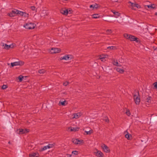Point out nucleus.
I'll return each instance as SVG.
<instances>
[{"mask_svg":"<svg viewBox=\"0 0 157 157\" xmlns=\"http://www.w3.org/2000/svg\"><path fill=\"white\" fill-rule=\"evenodd\" d=\"M31 9L32 10H35V7L34 6H32Z\"/></svg>","mask_w":157,"mask_h":157,"instance_id":"41","label":"nucleus"},{"mask_svg":"<svg viewBox=\"0 0 157 157\" xmlns=\"http://www.w3.org/2000/svg\"><path fill=\"white\" fill-rule=\"evenodd\" d=\"M125 137L128 140H130L132 139V135L129 133L127 131H126L124 132Z\"/></svg>","mask_w":157,"mask_h":157,"instance_id":"13","label":"nucleus"},{"mask_svg":"<svg viewBox=\"0 0 157 157\" xmlns=\"http://www.w3.org/2000/svg\"><path fill=\"white\" fill-rule=\"evenodd\" d=\"M103 120L107 122H108L109 121V119L107 117H104Z\"/></svg>","mask_w":157,"mask_h":157,"instance_id":"36","label":"nucleus"},{"mask_svg":"<svg viewBox=\"0 0 157 157\" xmlns=\"http://www.w3.org/2000/svg\"><path fill=\"white\" fill-rule=\"evenodd\" d=\"M69 84V82H66L63 83V84L65 86H66Z\"/></svg>","mask_w":157,"mask_h":157,"instance_id":"39","label":"nucleus"},{"mask_svg":"<svg viewBox=\"0 0 157 157\" xmlns=\"http://www.w3.org/2000/svg\"><path fill=\"white\" fill-rule=\"evenodd\" d=\"M128 7L133 10H136V9L135 8V7L139 9L141 8V6L135 2H132L131 1H129L128 2Z\"/></svg>","mask_w":157,"mask_h":157,"instance_id":"1","label":"nucleus"},{"mask_svg":"<svg viewBox=\"0 0 157 157\" xmlns=\"http://www.w3.org/2000/svg\"><path fill=\"white\" fill-rule=\"evenodd\" d=\"M53 144H48V145L45 146L43 148H41L40 149V151H43L47 149L52 147H53Z\"/></svg>","mask_w":157,"mask_h":157,"instance_id":"15","label":"nucleus"},{"mask_svg":"<svg viewBox=\"0 0 157 157\" xmlns=\"http://www.w3.org/2000/svg\"><path fill=\"white\" fill-rule=\"evenodd\" d=\"M19 134H23L24 133H27V132H29V130L28 129H19L18 130Z\"/></svg>","mask_w":157,"mask_h":157,"instance_id":"18","label":"nucleus"},{"mask_svg":"<svg viewBox=\"0 0 157 157\" xmlns=\"http://www.w3.org/2000/svg\"><path fill=\"white\" fill-rule=\"evenodd\" d=\"M2 46L3 47V48L5 49L8 50L10 48H13L15 46V44H12L10 45H7L6 44L3 43Z\"/></svg>","mask_w":157,"mask_h":157,"instance_id":"8","label":"nucleus"},{"mask_svg":"<svg viewBox=\"0 0 157 157\" xmlns=\"http://www.w3.org/2000/svg\"><path fill=\"white\" fill-rule=\"evenodd\" d=\"M81 115V114L80 113H75L73 114V117L72 118L74 119H78L79 118Z\"/></svg>","mask_w":157,"mask_h":157,"instance_id":"24","label":"nucleus"},{"mask_svg":"<svg viewBox=\"0 0 157 157\" xmlns=\"http://www.w3.org/2000/svg\"><path fill=\"white\" fill-rule=\"evenodd\" d=\"M2 89H5L7 88V86L6 85H3L2 86Z\"/></svg>","mask_w":157,"mask_h":157,"instance_id":"38","label":"nucleus"},{"mask_svg":"<svg viewBox=\"0 0 157 157\" xmlns=\"http://www.w3.org/2000/svg\"><path fill=\"white\" fill-rule=\"evenodd\" d=\"M115 69L117 71L121 74L123 73L124 71V70L123 68H121L120 67H117L115 68Z\"/></svg>","mask_w":157,"mask_h":157,"instance_id":"22","label":"nucleus"},{"mask_svg":"<svg viewBox=\"0 0 157 157\" xmlns=\"http://www.w3.org/2000/svg\"><path fill=\"white\" fill-rule=\"evenodd\" d=\"M154 86L157 89V82L154 83Z\"/></svg>","mask_w":157,"mask_h":157,"instance_id":"40","label":"nucleus"},{"mask_svg":"<svg viewBox=\"0 0 157 157\" xmlns=\"http://www.w3.org/2000/svg\"><path fill=\"white\" fill-rule=\"evenodd\" d=\"M151 97H148L147 98V101L148 103H151Z\"/></svg>","mask_w":157,"mask_h":157,"instance_id":"31","label":"nucleus"},{"mask_svg":"<svg viewBox=\"0 0 157 157\" xmlns=\"http://www.w3.org/2000/svg\"><path fill=\"white\" fill-rule=\"evenodd\" d=\"M85 132L86 133V135H90L93 133V131L92 129H90L88 131L85 130Z\"/></svg>","mask_w":157,"mask_h":157,"instance_id":"26","label":"nucleus"},{"mask_svg":"<svg viewBox=\"0 0 157 157\" xmlns=\"http://www.w3.org/2000/svg\"><path fill=\"white\" fill-rule=\"evenodd\" d=\"M24 63L22 61H18L11 63V66L13 67L17 66H22L24 65Z\"/></svg>","mask_w":157,"mask_h":157,"instance_id":"9","label":"nucleus"},{"mask_svg":"<svg viewBox=\"0 0 157 157\" xmlns=\"http://www.w3.org/2000/svg\"><path fill=\"white\" fill-rule=\"evenodd\" d=\"M108 56L107 55H101L100 56L99 59L101 61L104 62L106 61V59L108 58Z\"/></svg>","mask_w":157,"mask_h":157,"instance_id":"16","label":"nucleus"},{"mask_svg":"<svg viewBox=\"0 0 157 157\" xmlns=\"http://www.w3.org/2000/svg\"><path fill=\"white\" fill-rule=\"evenodd\" d=\"M101 147L103 151L105 153H109L110 150L109 147L105 144H102L101 145Z\"/></svg>","mask_w":157,"mask_h":157,"instance_id":"6","label":"nucleus"},{"mask_svg":"<svg viewBox=\"0 0 157 157\" xmlns=\"http://www.w3.org/2000/svg\"><path fill=\"white\" fill-rule=\"evenodd\" d=\"M60 13L65 15H67L68 13V9L65 8H63L60 10Z\"/></svg>","mask_w":157,"mask_h":157,"instance_id":"19","label":"nucleus"},{"mask_svg":"<svg viewBox=\"0 0 157 157\" xmlns=\"http://www.w3.org/2000/svg\"><path fill=\"white\" fill-rule=\"evenodd\" d=\"M72 141L74 144L77 145H81L84 143V141L83 140L78 139H73Z\"/></svg>","mask_w":157,"mask_h":157,"instance_id":"5","label":"nucleus"},{"mask_svg":"<svg viewBox=\"0 0 157 157\" xmlns=\"http://www.w3.org/2000/svg\"><path fill=\"white\" fill-rule=\"evenodd\" d=\"M68 13H69V12H70V13H71V10H68Z\"/></svg>","mask_w":157,"mask_h":157,"instance_id":"44","label":"nucleus"},{"mask_svg":"<svg viewBox=\"0 0 157 157\" xmlns=\"http://www.w3.org/2000/svg\"><path fill=\"white\" fill-rule=\"evenodd\" d=\"M124 36L125 38L130 40L131 41H135L136 42H138L139 41L138 39L137 38L132 35L127 33H125L124 34Z\"/></svg>","mask_w":157,"mask_h":157,"instance_id":"2","label":"nucleus"},{"mask_svg":"<svg viewBox=\"0 0 157 157\" xmlns=\"http://www.w3.org/2000/svg\"><path fill=\"white\" fill-rule=\"evenodd\" d=\"M59 105H61L63 106H65L67 104V102L66 101H60L59 103Z\"/></svg>","mask_w":157,"mask_h":157,"instance_id":"25","label":"nucleus"},{"mask_svg":"<svg viewBox=\"0 0 157 157\" xmlns=\"http://www.w3.org/2000/svg\"><path fill=\"white\" fill-rule=\"evenodd\" d=\"M23 78V77L22 75H20V76H19L18 78V79L19 80V81L20 82H21L22 81Z\"/></svg>","mask_w":157,"mask_h":157,"instance_id":"33","label":"nucleus"},{"mask_svg":"<svg viewBox=\"0 0 157 157\" xmlns=\"http://www.w3.org/2000/svg\"><path fill=\"white\" fill-rule=\"evenodd\" d=\"M133 98L135 103L136 105L139 104L140 102V99L138 92H136L134 94Z\"/></svg>","mask_w":157,"mask_h":157,"instance_id":"4","label":"nucleus"},{"mask_svg":"<svg viewBox=\"0 0 157 157\" xmlns=\"http://www.w3.org/2000/svg\"><path fill=\"white\" fill-rule=\"evenodd\" d=\"M79 129V128L78 127H70L68 128V130L71 132H75L78 131Z\"/></svg>","mask_w":157,"mask_h":157,"instance_id":"21","label":"nucleus"},{"mask_svg":"<svg viewBox=\"0 0 157 157\" xmlns=\"http://www.w3.org/2000/svg\"><path fill=\"white\" fill-rule=\"evenodd\" d=\"M155 15H157V12H156V13H155Z\"/></svg>","mask_w":157,"mask_h":157,"instance_id":"45","label":"nucleus"},{"mask_svg":"<svg viewBox=\"0 0 157 157\" xmlns=\"http://www.w3.org/2000/svg\"><path fill=\"white\" fill-rule=\"evenodd\" d=\"M112 12L115 15V17L116 18L118 17L120 15V14L117 12L113 11Z\"/></svg>","mask_w":157,"mask_h":157,"instance_id":"27","label":"nucleus"},{"mask_svg":"<svg viewBox=\"0 0 157 157\" xmlns=\"http://www.w3.org/2000/svg\"><path fill=\"white\" fill-rule=\"evenodd\" d=\"M45 72V71L44 70H41L39 71V73L40 74H44Z\"/></svg>","mask_w":157,"mask_h":157,"instance_id":"35","label":"nucleus"},{"mask_svg":"<svg viewBox=\"0 0 157 157\" xmlns=\"http://www.w3.org/2000/svg\"><path fill=\"white\" fill-rule=\"evenodd\" d=\"M95 155L99 157H102L104 155L103 153L101 151L96 149V151L94 152Z\"/></svg>","mask_w":157,"mask_h":157,"instance_id":"14","label":"nucleus"},{"mask_svg":"<svg viewBox=\"0 0 157 157\" xmlns=\"http://www.w3.org/2000/svg\"><path fill=\"white\" fill-rule=\"evenodd\" d=\"M107 48L109 50H115L117 49V47L116 46H110L107 47Z\"/></svg>","mask_w":157,"mask_h":157,"instance_id":"29","label":"nucleus"},{"mask_svg":"<svg viewBox=\"0 0 157 157\" xmlns=\"http://www.w3.org/2000/svg\"><path fill=\"white\" fill-rule=\"evenodd\" d=\"M36 25L31 22H28L24 25V27L28 29H32L35 28Z\"/></svg>","mask_w":157,"mask_h":157,"instance_id":"3","label":"nucleus"},{"mask_svg":"<svg viewBox=\"0 0 157 157\" xmlns=\"http://www.w3.org/2000/svg\"><path fill=\"white\" fill-rule=\"evenodd\" d=\"M67 157H71V155H69V154H67Z\"/></svg>","mask_w":157,"mask_h":157,"instance_id":"42","label":"nucleus"},{"mask_svg":"<svg viewBox=\"0 0 157 157\" xmlns=\"http://www.w3.org/2000/svg\"><path fill=\"white\" fill-rule=\"evenodd\" d=\"M39 156L38 152H32L29 154V157H38Z\"/></svg>","mask_w":157,"mask_h":157,"instance_id":"20","label":"nucleus"},{"mask_svg":"<svg viewBox=\"0 0 157 157\" xmlns=\"http://www.w3.org/2000/svg\"><path fill=\"white\" fill-rule=\"evenodd\" d=\"M126 113V114L128 116H130V112L129 110H127Z\"/></svg>","mask_w":157,"mask_h":157,"instance_id":"37","label":"nucleus"},{"mask_svg":"<svg viewBox=\"0 0 157 157\" xmlns=\"http://www.w3.org/2000/svg\"><path fill=\"white\" fill-rule=\"evenodd\" d=\"M93 17L94 18H97L100 17V15L98 14H94L92 15Z\"/></svg>","mask_w":157,"mask_h":157,"instance_id":"30","label":"nucleus"},{"mask_svg":"<svg viewBox=\"0 0 157 157\" xmlns=\"http://www.w3.org/2000/svg\"><path fill=\"white\" fill-rule=\"evenodd\" d=\"M49 51L52 54L60 52L61 49L58 48H52Z\"/></svg>","mask_w":157,"mask_h":157,"instance_id":"11","label":"nucleus"},{"mask_svg":"<svg viewBox=\"0 0 157 157\" xmlns=\"http://www.w3.org/2000/svg\"><path fill=\"white\" fill-rule=\"evenodd\" d=\"M113 2H117L118 0H112Z\"/></svg>","mask_w":157,"mask_h":157,"instance_id":"43","label":"nucleus"},{"mask_svg":"<svg viewBox=\"0 0 157 157\" xmlns=\"http://www.w3.org/2000/svg\"><path fill=\"white\" fill-rule=\"evenodd\" d=\"M48 15V11L45 10H43L41 11L40 13V15L41 18H44Z\"/></svg>","mask_w":157,"mask_h":157,"instance_id":"12","label":"nucleus"},{"mask_svg":"<svg viewBox=\"0 0 157 157\" xmlns=\"http://www.w3.org/2000/svg\"><path fill=\"white\" fill-rule=\"evenodd\" d=\"M99 6L97 4L91 5L90 6V8L91 10H94L98 8Z\"/></svg>","mask_w":157,"mask_h":157,"instance_id":"23","label":"nucleus"},{"mask_svg":"<svg viewBox=\"0 0 157 157\" xmlns=\"http://www.w3.org/2000/svg\"><path fill=\"white\" fill-rule=\"evenodd\" d=\"M19 10L16 9L13 10L11 12L8 13V15L10 17H13L16 16L17 14H19Z\"/></svg>","mask_w":157,"mask_h":157,"instance_id":"7","label":"nucleus"},{"mask_svg":"<svg viewBox=\"0 0 157 157\" xmlns=\"http://www.w3.org/2000/svg\"><path fill=\"white\" fill-rule=\"evenodd\" d=\"M19 14L20 16L24 17H28L29 14L28 13H27L25 12L21 11L19 10Z\"/></svg>","mask_w":157,"mask_h":157,"instance_id":"17","label":"nucleus"},{"mask_svg":"<svg viewBox=\"0 0 157 157\" xmlns=\"http://www.w3.org/2000/svg\"><path fill=\"white\" fill-rule=\"evenodd\" d=\"M113 64L114 65L117 66H120L121 65L119 63H118L117 61V60H114L113 61Z\"/></svg>","mask_w":157,"mask_h":157,"instance_id":"28","label":"nucleus"},{"mask_svg":"<svg viewBox=\"0 0 157 157\" xmlns=\"http://www.w3.org/2000/svg\"><path fill=\"white\" fill-rule=\"evenodd\" d=\"M72 153L74 155H77L78 154V152L77 151H74L72 152Z\"/></svg>","mask_w":157,"mask_h":157,"instance_id":"34","label":"nucleus"},{"mask_svg":"<svg viewBox=\"0 0 157 157\" xmlns=\"http://www.w3.org/2000/svg\"><path fill=\"white\" fill-rule=\"evenodd\" d=\"M72 58V56L70 55H65L63 57L60 58V60H69L71 59Z\"/></svg>","mask_w":157,"mask_h":157,"instance_id":"10","label":"nucleus"},{"mask_svg":"<svg viewBox=\"0 0 157 157\" xmlns=\"http://www.w3.org/2000/svg\"><path fill=\"white\" fill-rule=\"evenodd\" d=\"M154 6V5H147V6L148 8H155V7L154 6Z\"/></svg>","mask_w":157,"mask_h":157,"instance_id":"32","label":"nucleus"}]
</instances>
